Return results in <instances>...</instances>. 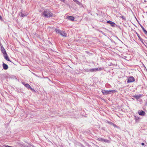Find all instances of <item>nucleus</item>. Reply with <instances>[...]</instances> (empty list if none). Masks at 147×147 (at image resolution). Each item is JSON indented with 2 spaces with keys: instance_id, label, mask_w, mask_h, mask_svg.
I'll return each instance as SVG.
<instances>
[{
  "instance_id": "nucleus-1",
  "label": "nucleus",
  "mask_w": 147,
  "mask_h": 147,
  "mask_svg": "<svg viewBox=\"0 0 147 147\" xmlns=\"http://www.w3.org/2000/svg\"><path fill=\"white\" fill-rule=\"evenodd\" d=\"M42 15L46 18H50L53 16V13L49 9H46L42 13Z\"/></svg>"
},
{
  "instance_id": "nucleus-2",
  "label": "nucleus",
  "mask_w": 147,
  "mask_h": 147,
  "mask_svg": "<svg viewBox=\"0 0 147 147\" xmlns=\"http://www.w3.org/2000/svg\"><path fill=\"white\" fill-rule=\"evenodd\" d=\"M101 92L103 93V94L106 95L109 94H111V92H116V90H108L102 89V90Z\"/></svg>"
},
{
  "instance_id": "nucleus-3",
  "label": "nucleus",
  "mask_w": 147,
  "mask_h": 147,
  "mask_svg": "<svg viewBox=\"0 0 147 147\" xmlns=\"http://www.w3.org/2000/svg\"><path fill=\"white\" fill-rule=\"evenodd\" d=\"M135 81V79L133 76L129 77L127 79V82L128 83L131 82Z\"/></svg>"
},
{
  "instance_id": "nucleus-4",
  "label": "nucleus",
  "mask_w": 147,
  "mask_h": 147,
  "mask_svg": "<svg viewBox=\"0 0 147 147\" xmlns=\"http://www.w3.org/2000/svg\"><path fill=\"white\" fill-rule=\"evenodd\" d=\"M3 55L5 59H6L8 61L11 62V61L9 59L6 52L5 53H3Z\"/></svg>"
},
{
  "instance_id": "nucleus-5",
  "label": "nucleus",
  "mask_w": 147,
  "mask_h": 147,
  "mask_svg": "<svg viewBox=\"0 0 147 147\" xmlns=\"http://www.w3.org/2000/svg\"><path fill=\"white\" fill-rule=\"evenodd\" d=\"M99 140L102 142H104L106 143H109L110 141L109 140L107 139H105L102 138H100L99 139Z\"/></svg>"
},
{
  "instance_id": "nucleus-6",
  "label": "nucleus",
  "mask_w": 147,
  "mask_h": 147,
  "mask_svg": "<svg viewBox=\"0 0 147 147\" xmlns=\"http://www.w3.org/2000/svg\"><path fill=\"white\" fill-rule=\"evenodd\" d=\"M67 19L69 20L73 21L74 20V17L72 16H67L66 17Z\"/></svg>"
},
{
  "instance_id": "nucleus-7",
  "label": "nucleus",
  "mask_w": 147,
  "mask_h": 147,
  "mask_svg": "<svg viewBox=\"0 0 147 147\" xmlns=\"http://www.w3.org/2000/svg\"><path fill=\"white\" fill-rule=\"evenodd\" d=\"M107 23L108 24H111V25L112 26H113V27L115 26V24L114 22L112 21H111L110 20H109L107 21Z\"/></svg>"
},
{
  "instance_id": "nucleus-8",
  "label": "nucleus",
  "mask_w": 147,
  "mask_h": 147,
  "mask_svg": "<svg viewBox=\"0 0 147 147\" xmlns=\"http://www.w3.org/2000/svg\"><path fill=\"white\" fill-rule=\"evenodd\" d=\"M138 113L139 115L141 116H144L145 114V112L142 110L139 111Z\"/></svg>"
},
{
  "instance_id": "nucleus-9",
  "label": "nucleus",
  "mask_w": 147,
  "mask_h": 147,
  "mask_svg": "<svg viewBox=\"0 0 147 147\" xmlns=\"http://www.w3.org/2000/svg\"><path fill=\"white\" fill-rule=\"evenodd\" d=\"M20 13L21 15V16L22 17H24L26 16L27 15L23 10H21Z\"/></svg>"
},
{
  "instance_id": "nucleus-10",
  "label": "nucleus",
  "mask_w": 147,
  "mask_h": 147,
  "mask_svg": "<svg viewBox=\"0 0 147 147\" xmlns=\"http://www.w3.org/2000/svg\"><path fill=\"white\" fill-rule=\"evenodd\" d=\"M3 68L5 70L7 69L8 68V65L4 63H3Z\"/></svg>"
},
{
  "instance_id": "nucleus-11",
  "label": "nucleus",
  "mask_w": 147,
  "mask_h": 147,
  "mask_svg": "<svg viewBox=\"0 0 147 147\" xmlns=\"http://www.w3.org/2000/svg\"><path fill=\"white\" fill-rule=\"evenodd\" d=\"M60 35L66 37L67 36V34L65 32V31H62L61 33L60 34Z\"/></svg>"
},
{
  "instance_id": "nucleus-12",
  "label": "nucleus",
  "mask_w": 147,
  "mask_h": 147,
  "mask_svg": "<svg viewBox=\"0 0 147 147\" xmlns=\"http://www.w3.org/2000/svg\"><path fill=\"white\" fill-rule=\"evenodd\" d=\"M55 31L57 33L59 34H60L61 33V32H62V30L57 28H56Z\"/></svg>"
},
{
  "instance_id": "nucleus-13",
  "label": "nucleus",
  "mask_w": 147,
  "mask_h": 147,
  "mask_svg": "<svg viewBox=\"0 0 147 147\" xmlns=\"http://www.w3.org/2000/svg\"><path fill=\"white\" fill-rule=\"evenodd\" d=\"M136 34L140 41L142 42V43H144L143 41H144V40L140 37L138 33H137Z\"/></svg>"
},
{
  "instance_id": "nucleus-14",
  "label": "nucleus",
  "mask_w": 147,
  "mask_h": 147,
  "mask_svg": "<svg viewBox=\"0 0 147 147\" xmlns=\"http://www.w3.org/2000/svg\"><path fill=\"white\" fill-rule=\"evenodd\" d=\"M1 52L3 53L6 52L5 49L2 45L1 46Z\"/></svg>"
},
{
  "instance_id": "nucleus-15",
  "label": "nucleus",
  "mask_w": 147,
  "mask_h": 147,
  "mask_svg": "<svg viewBox=\"0 0 147 147\" xmlns=\"http://www.w3.org/2000/svg\"><path fill=\"white\" fill-rule=\"evenodd\" d=\"M73 1L76 2L77 4L78 5H82L81 3L79 1H78V0H73Z\"/></svg>"
},
{
  "instance_id": "nucleus-16",
  "label": "nucleus",
  "mask_w": 147,
  "mask_h": 147,
  "mask_svg": "<svg viewBox=\"0 0 147 147\" xmlns=\"http://www.w3.org/2000/svg\"><path fill=\"white\" fill-rule=\"evenodd\" d=\"M25 86L28 89H29V88L30 87V86L28 84H26Z\"/></svg>"
},
{
  "instance_id": "nucleus-17",
  "label": "nucleus",
  "mask_w": 147,
  "mask_h": 147,
  "mask_svg": "<svg viewBox=\"0 0 147 147\" xmlns=\"http://www.w3.org/2000/svg\"><path fill=\"white\" fill-rule=\"evenodd\" d=\"M133 97L135 98L136 99L138 100L139 99V96H138L137 95H134L133 96Z\"/></svg>"
},
{
  "instance_id": "nucleus-18",
  "label": "nucleus",
  "mask_w": 147,
  "mask_h": 147,
  "mask_svg": "<svg viewBox=\"0 0 147 147\" xmlns=\"http://www.w3.org/2000/svg\"><path fill=\"white\" fill-rule=\"evenodd\" d=\"M95 68H94L92 69H90V71L91 72L95 71H96V70H95Z\"/></svg>"
},
{
  "instance_id": "nucleus-19",
  "label": "nucleus",
  "mask_w": 147,
  "mask_h": 147,
  "mask_svg": "<svg viewBox=\"0 0 147 147\" xmlns=\"http://www.w3.org/2000/svg\"><path fill=\"white\" fill-rule=\"evenodd\" d=\"M95 70H96V71H97L101 70V69L100 68H95Z\"/></svg>"
},
{
  "instance_id": "nucleus-20",
  "label": "nucleus",
  "mask_w": 147,
  "mask_h": 147,
  "mask_svg": "<svg viewBox=\"0 0 147 147\" xmlns=\"http://www.w3.org/2000/svg\"><path fill=\"white\" fill-rule=\"evenodd\" d=\"M111 123V124H112V125L114 127H118V126H117L116 125L113 124V123Z\"/></svg>"
},
{
  "instance_id": "nucleus-21",
  "label": "nucleus",
  "mask_w": 147,
  "mask_h": 147,
  "mask_svg": "<svg viewBox=\"0 0 147 147\" xmlns=\"http://www.w3.org/2000/svg\"><path fill=\"white\" fill-rule=\"evenodd\" d=\"M3 147H12L11 146H8V145H3Z\"/></svg>"
},
{
  "instance_id": "nucleus-22",
  "label": "nucleus",
  "mask_w": 147,
  "mask_h": 147,
  "mask_svg": "<svg viewBox=\"0 0 147 147\" xmlns=\"http://www.w3.org/2000/svg\"><path fill=\"white\" fill-rule=\"evenodd\" d=\"M141 26L143 31L144 32L145 31H146V30L145 29V28L143 27L142 26Z\"/></svg>"
},
{
  "instance_id": "nucleus-23",
  "label": "nucleus",
  "mask_w": 147,
  "mask_h": 147,
  "mask_svg": "<svg viewBox=\"0 0 147 147\" xmlns=\"http://www.w3.org/2000/svg\"><path fill=\"white\" fill-rule=\"evenodd\" d=\"M144 32L145 34L147 36V31L146 30V31H145Z\"/></svg>"
},
{
  "instance_id": "nucleus-24",
  "label": "nucleus",
  "mask_w": 147,
  "mask_h": 147,
  "mask_svg": "<svg viewBox=\"0 0 147 147\" xmlns=\"http://www.w3.org/2000/svg\"><path fill=\"white\" fill-rule=\"evenodd\" d=\"M29 89H30L31 90H34V89H33V88H32L30 86V88H29Z\"/></svg>"
},
{
  "instance_id": "nucleus-25",
  "label": "nucleus",
  "mask_w": 147,
  "mask_h": 147,
  "mask_svg": "<svg viewBox=\"0 0 147 147\" xmlns=\"http://www.w3.org/2000/svg\"><path fill=\"white\" fill-rule=\"evenodd\" d=\"M24 147H35V146H32V147H31V146H24Z\"/></svg>"
},
{
  "instance_id": "nucleus-26",
  "label": "nucleus",
  "mask_w": 147,
  "mask_h": 147,
  "mask_svg": "<svg viewBox=\"0 0 147 147\" xmlns=\"http://www.w3.org/2000/svg\"><path fill=\"white\" fill-rule=\"evenodd\" d=\"M138 96H139V98H140L141 96L142 95L141 94H139V95Z\"/></svg>"
},
{
  "instance_id": "nucleus-27",
  "label": "nucleus",
  "mask_w": 147,
  "mask_h": 147,
  "mask_svg": "<svg viewBox=\"0 0 147 147\" xmlns=\"http://www.w3.org/2000/svg\"><path fill=\"white\" fill-rule=\"evenodd\" d=\"M122 18H123V20H125V18L124 17H123V16H122Z\"/></svg>"
},
{
  "instance_id": "nucleus-28",
  "label": "nucleus",
  "mask_w": 147,
  "mask_h": 147,
  "mask_svg": "<svg viewBox=\"0 0 147 147\" xmlns=\"http://www.w3.org/2000/svg\"><path fill=\"white\" fill-rule=\"evenodd\" d=\"M144 144H144V143H143V142H142V143H141V145H142V146H144Z\"/></svg>"
},
{
  "instance_id": "nucleus-29",
  "label": "nucleus",
  "mask_w": 147,
  "mask_h": 147,
  "mask_svg": "<svg viewBox=\"0 0 147 147\" xmlns=\"http://www.w3.org/2000/svg\"><path fill=\"white\" fill-rule=\"evenodd\" d=\"M99 32H101V33H103V32H102V31H99Z\"/></svg>"
},
{
  "instance_id": "nucleus-30",
  "label": "nucleus",
  "mask_w": 147,
  "mask_h": 147,
  "mask_svg": "<svg viewBox=\"0 0 147 147\" xmlns=\"http://www.w3.org/2000/svg\"><path fill=\"white\" fill-rule=\"evenodd\" d=\"M60 1L64 2L65 1V0H60Z\"/></svg>"
},
{
  "instance_id": "nucleus-31",
  "label": "nucleus",
  "mask_w": 147,
  "mask_h": 147,
  "mask_svg": "<svg viewBox=\"0 0 147 147\" xmlns=\"http://www.w3.org/2000/svg\"><path fill=\"white\" fill-rule=\"evenodd\" d=\"M22 84H23L24 85H25V83H24V82H22Z\"/></svg>"
},
{
  "instance_id": "nucleus-32",
  "label": "nucleus",
  "mask_w": 147,
  "mask_h": 147,
  "mask_svg": "<svg viewBox=\"0 0 147 147\" xmlns=\"http://www.w3.org/2000/svg\"><path fill=\"white\" fill-rule=\"evenodd\" d=\"M2 18L1 16H0V20Z\"/></svg>"
},
{
  "instance_id": "nucleus-33",
  "label": "nucleus",
  "mask_w": 147,
  "mask_h": 147,
  "mask_svg": "<svg viewBox=\"0 0 147 147\" xmlns=\"http://www.w3.org/2000/svg\"><path fill=\"white\" fill-rule=\"evenodd\" d=\"M111 122H110L109 123L110 124L112 125V124H111Z\"/></svg>"
},
{
  "instance_id": "nucleus-34",
  "label": "nucleus",
  "mask_w": 147,
  "mask_h": 147,
  "mask_svg": "<svg viewBox=\"0 0 147 147\" xmlns=\"http://www.w3.org/2000/svg\"><path fill=\"white\" fill-rule=\"evenodd\" d=\"M102 34H104L105 33L104 32H103V33H102Z\"/></svg>"
}]
</instances>
